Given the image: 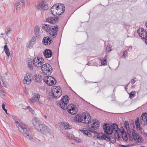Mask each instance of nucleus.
<instances>
[{
  "mask_svg": "<svg viewBox=\"0 0 147 147\" xmlns=\"http://www.w3.org/2000/svg\"><path fill=\"white\" fill-rule=\"evenodd\" d=\"M69 98L67 95H65L62 98L59 102H57V104L59 105L60 107L63 110L67 109L68 112L71 114L74 115L76 114L78 112V108L76 105L71 104L68 106Z\"/></svg>",
  "mask_w": 147,
  "mask_h": 147,
  "instance_id": "f257e3e1",
  "label": "nucleus"
},
{
  "mask_svg": "<svg viewBox=\"0 0 147 147\" xmlns=\"http://www.w3.org/2000/svg\"><path fill=\"white\" fill-rule=\"evenodd\" d=\"M75 121L77 122H82L83 123L88 124L91 122V117L88 113H83L82 114H78L74 118Z\"/></svg>",
  "mask_w": 147,
  "mask_h": 147,
  "instance_id": "f03ea898",
  "label": "nucleus"
},
{
  "mask_svg": "<svg viewBox=\"0 0 147 147\" xmlns=\"http://www.w3.org/2000/svg\"><path fill=\"white\" fill-rule=\"evenodd\" d=\"M16 126L19 131L25 137L30 140L32 138L33 136L30 133V130L28 129L27 127L24 123L21 122L20 123L17 124Z\"/></svg>",
  "mask_w": 147,
  "mask_h": 147,
  "instance_id": "7ed1b4c3",
  "label": "nucleus"
},
{
  "mask_svg": "<svg viewBox=\"0 0 147 147\" xmlns=\"http://www.w3.org/2000/svg\"><path fill=\"white\" fill-rule=\"evenodd\" d=\"M92 122V123L91 124V127H89L88 129L86 130L83 129L81 131L84 135L87 136H92L90 132L94 134H96V131H94V130L96 129L99 127V122L98 121H96V120H93Z\"/></svg>",
  "mask_w": 147,
  "mask_h": 147,
  "instance_id": "20e7f679",
  "label": "nucleus"
},
{
  "mask_svg": "<svg viewBox=\"0 0 147 147\" xmlns=\"http://www.w3.org/2000/svg\"><path fill=\"white\" fill-rule=\"evenodd\" d=\"M142 121H140V122H139V119L137 118L136 120H135V123L137 130L141 131L142 130V128L141 127L140 123L142 124V121L144 122V124L143 125H147V113H143L141 117Z\"/></svg>",
  "mask_w": 147,
  "mask_h": 147,
  "instance_id": "39448f33",
  "label": "nucleus"
},
{
  "mask_svg": "<svg viewBox=\"0 0 147 147\" xmlns=\"http://www.w3.org/2000/svg\"><path fill=\"white\" fill-rule=\"evenodd\" d=\"M57 88V87L53 88L51 92L49 94V96H48L49 99H52L54 98H57L61 96L62 91L60 92V90Z\"/></svg>",
  "mask_w": 147,
  "mask_h": 147,
  "instance_id": "423d86ee",
  "label": "nucleus"
},
{
  "mask_svg": "<svg viewBox=\"0 0 147 147\" xmlns=\"http://www.w3.org/2000/svg\"><path fill=\"white\" fill-rule=\"evenodd\" d=\"M41 66V69L43 73L46 75H49L52 72V67L49 64L45 63Z\"/></svg>",
  "mask_w": 147,
  "mask_h": 147,
  "instance_id": "0eeeda50",
  "label": "nucleus"
},
{
  "mask_svg": "<svg viewBox=\"0 0 147 147\" xmlns=\"http://www.w3.org/2000/svg\"><path fill=\"white\" fill-rule=\"evenodd\" d=\"M131 124H130V125H131L132 127H131V130H132V136L134 140L138 142L139 143L141 142H142V138L138 134L136 131L134 130L135 126L134 125V123H131Z\"/></svg>",
  "mask_w": 147,
  "mask_h": 147,
  "instance_id": "6e6552de",
  "label": "nucleus"
},
{
  "mask_svg": "<svg viewBox=\"0 0 147 147\" xmlns=\"http://www.w3.org/2000/svg\"><path fill=\"white\" fill-rule=\"evenodd\" d=\"M36 7L38 10L41 11H44L48 9V5L44 1L38 3L36 6Z\"/></svg>",
  "mask_w": 147,
  "mask_h": 147,
  "instance_id": "1a4fd4ad",
  "label": "nucleus"
},
{
  "mask_svg": "<svg viewBox=\"0 0 147 147\" xmlns=\"http://www.w3.org/2000/svg\"><path fill=\"white\" fill-rule=\"evenodd\" d=\"M97 134L95 136V137L97 139L99 140H107L110 141L111 138L110 137L108 136L103 134L102 133H96Z\"/></svg>",
  "mask_w": 147,
  "mask_h": 147,
  "instance_id": "9d476101",
  "label": "nucleus"
},
{
  "mask_svg": "<svg viewBox=\"0 0 147 147\" xmlns=\"http://www.w3.org/2000/svg\"><path fill=\"white\" fill-rule=\"evenodd\" d=\"M54 7L56 8L58 12L59 13L60 15L63 13L65 10V7L63 4H56L54 5Z\"/></svg>",
  "mask_w": 147,
  "mask_h": 147,
  "instance_id": "9b49d317",
  "label": "nucleus"
},
{
  "mask_svg": "<svg viewBox=\"0 0 147 147\" xmlns=\"http://www.w3.org/2000/svg\"><path fill=\"white\" fill-rule=\"evenodd\" d=\"M103 129H104V132L108 136L111 135L113 131H112V128L111 126H109L107 123H105L103 125Z\"/></svg>",
  "mask_w": 147,
  "mask_h": 147,
  "instance_id": "f8f14e48",
  "label": "nucleus"
},
{
  "mask_svg": "<svg viewBox=\"0 0 147 147\" xmlns=\"http://www.w3.org/2000/svg\"><path fill=\"white\" fill-rule=\"evenodd\" d=\"M137 32L139 36L143 39H145V37L147 35L146 30L142 28H140L138 30Z\"/></svg>",
  "mask_w": 147,
  "mask_h": 147,
  "instance_id": "ddd939ff",
  "label": "nucleus"
},
{
  "mask_svg": "<svg viewBox=\"0 0 147 147\" xmlns=\"http://www.w3.org/2000/svg\"><path fill=\"white\" fill-rule=\"evenodd\" d=\"M32 76L31 74H28L25 76L23 82L24 84H29L31 82Z\"/></svg>",
  "mask_w": 147,
  "mask_h": 147,
  "instance_id": "4468645a",
  "label": "nucleus"
},
{
  "mask_svg": "<svg viewBox=\"0 0 147 147\" xmlns=\"http://www.w3.org/2000/svg\"><path fill=\"white\" fill-rule=\"evenodd\" d=\"M58 30V26H55L54 28L50 30V32H49V35L51 36L53 38L55 37L57 34V32Z\"/></svg>",
  "mask_w": 147,
  "mask_h": 147,
  "instance_id": "2eb2a0df",
  "label": "nucleus"
},
{
  "mask_svg": "<svg viewBox=\"0 0 147 147\" xmlns=\"http://www.w3.org/2000/svg\"><path fill=\"white\" fill-rule=\"evenodd\" d=\"M24 0H18L16 3L15 7L17 10H20L23 6Z\"/></svg>",
  "mask_w": 147,
  "mask_h": 147,
  "instance_id": "dca6fc26",
  "label": "nucleus"
},
{
  "mask_svg": "<svg viewBox=\"0 0 147 147\" xmlns=\"http://www.w3.org/2000/svg\"><path fill=\"white\" fill-rule=\"evenodd\" d=\"M40 95L38 94L34 93L33 97L29 100L30 103H34L39 100Z\"/></svg>",
  "mask_w": 147,
  "mask_h": 147,
  "instance_id": "f3484780",
  "label": "nucleus"
},
{
  "mask_svg": "<svg viewBox=\"0 0 147 147\" xmlns=\"http://www.w3.org/2000/svg\"><path fill=\"white\" fill-rule=\"evenodd\" d=\"M43 55L45 57L49 58L52 56L53 55L52 52L49 49H47L45 50L44 51Z\"/></svg>",
  "mask_w": 147,
  "mask_h": 147,
  "instance_id": "a211bd4d",
  "label": "nucleus"
},
{
  "mask_svg": "<svg viewBox=\"0 0 147 147\" xmlns=\"http://www.w3.org/2000/svg\"><path fill=\"white\" fill-rule=\"evenodd\" d=\"M37 129L39 132L44 134L47 130V127L45 125L40 124Z\"/></svg>",
  "mask_w": 147,
  "mask_h": 147,
  "instance_id": "6ab92c4d",
  "label": "nucleus"
},
{
  "mask_svg": "<svg viewBox=\"0 0 147 147\" xmlns=\"http://www.w3.org/2000/svg\"><path fill=\"white\" fill-rule=\"evenodd\" d=\"M49 81L47 85L49 86H52L55 84L56 83V80L53 77L51 76H49Z\"/></svg>",
  "mask_w": 147,
  "mask_h": 147,
  "instance_id": "aec40b11",
  "label": "nucleus"
},
{
  "mask_svg": "<svg viewBox=\"0 0 147 147\" xmlns=\"http://www.w3.org/2000/svg\"><path fill=\"white\" fill-rule=\"evenodd\" d=\"M32 122L34 127L36 128L40 124V121L36 117H35L33 119Z\"/></svg>",
  "mask_w": 147,
  "mask_h": 147,
  "instance_id": "412c9836",
  "label": "nucleus"
},
{
  "mask_svg": "<svg viewBox=\"0 0 147 147\" xmlns=\"http://www.w3.org/2000/svg\"><path fill=\"white\" fill-rule=\"evenodd\" d=\"M59 126L60 128L62 129H67L70 128L68 124H66L63 122H60Z\"/></svg>",
  "mask_w": 147,
  "mask_h": 147,
  "instance_id": "4be33fe9",
  "label": "nucleus"
},
{
  "mask_svg": "<svg viewBox=\"0 0 147 147\" xmlns=\"http://www.w3.org/2000/svg\"><path fill=\"white\" fill-rule=\"evenodd\" d=\"M51 11L52 14L54 16H57V15L60 16V14L58 12L56 8L54 7V5L51 8Z\"/></svg>",
  "mask_w": 147,
  "mask_h": 147,
  "instance_id": "5701e85b",
  "label": "nucleus"
},
{
  "mask_svg": "<svg viewBox=\"0 0 147 147\" xmlns=\"http://www.w3.org/2000/svg\"><path fill=\"white\" fill-rule=\"evenodd\" d=\"M40 61L39 59V57H38L37 58L35 57L34 58L33 61V64L36 67H40L41 65H39L38 66V63H40Z\"/></svg>",
  "mask_w": 147,
  "mask_h": 147,
  "instance_id": "b1692460",
  "label": "nucleus"
},
{
  "mask_svg": "<svg viewBox=\"0 0 147 147\" xmlns=\"http://www.w3.org/2000/svg\"><path fill=\"white\" fill-rule=\"evenodd\" d=\"M5 75L4 77L3 76H2L1 79V80H0V84L1 86L4 87H6V84L5 83V76L7 75V74L5 73L4 74Z\"/></svg>",
  "mask_w": 147,
  "mask_h": 147,
  "instance_id": "393cba45",
  "label": "nucleus"
},
{
  "mask_svg": "<svg viewBox=\"0 0 147 147\" xmlns=\"http://www.w3.org/2000/svg\"><path fill=\"white\" fill-rule=\"evenodd\" d=\"M124 127L127 131V135L129 137L130 135L131 131L130 130L128 123L127 121H125L124 124Z\"/></svg>",
  "mask_w": 147,
  "mask_h": 147,
  "instance_id": "a878e982",
  "label": "nucleus"
},
{
  "mask_svg": "<svg viewBox=\"0 0 147 147\" xmlns=\"http://www.w3.org/2000/svg\"><path fill=\"white\" fill-rule=\"evenodd\" d=\"M58 18L57 17H50L46 19V22H48L52 24L54 21H56Z\"/></svg>",
  "mask_w": 147,
  "mask_h": 147,
  "instance_id": "bb28decb",
  "label": "nucleus"
},
{
  "mask_svg": "<svg viewBox=\"0 0 147 147\" xmlns=\"http://www.w3.org/2000/svg\"><path fill=\"white\" fill-rule=\"evenodd\" d=\"M42 28L46 32H50L51 28L50 25L47 24H43L42 25Z\"/></svg>",
  "mask_w": 147,
  "mask_h": 147,
  "instance_id": "cd10ccee",
  "label": "nucleus"
},
{
  "mask_svg": "<svg viewBox=\"0 0 147 147\" xmlns=\"http://www.w3.org/2000/svg\"><path fill=\"white\" fill-rule=\"evenodd\" d=\"M51 40L49 37H45L43 39L42 42L45 45H46L49 43V45L51 43Z\"/></svg>",
  "mask_w": 147,
  "mask_h": 147,
  "instance_id": "c85d7f7f",
  "label": "nucleus"
},
{
  "mask_svg": "<svg viewBox=\"0 0 147 147\" xmlns=\"http://www.w3.org/2000/svg\"><path fill=\"white\" fill-rule=\"evenodd\" d=\"M111 127L112 128V131H115V132H117L118 130L120 131V129L118 127V126L116 124L113 123L112 125H111Z\"/></svg>",
  "mask_w": 147,
  "mask_h": 147,
  "instance_id": "c756f323",
  "label": "nucleus"
},
{
  "mask_svg": "<svg viewBox=\"0 0 147 147\" xmlns=\"http://www.w3.org/2000/svg\"><path fill=\"white\" fill-rule=\"evenodd\" d=\"M40 27L38 26H36L34 28V32L36 36V37H37V36H38V34L39 33Z\"/></svg>",
  "mask_w": 147,
  "mask_h": 147,
  "instance_id": "7c9ffc66",
  "label": "nucleus"
},
{
  "mask_svg": "<svg viewBox=\"0 0 147 147\" xmlns=\"http://www.w3.org/2000/svg\"><path fill=\"white\" fill-rule=\"evenodd\" d=\"M35 77L36 78L34 79V81L35 82H40L42 80V77L40 75H36Z\"/></svg>",
  "mask_w": 147,
  "mask_h": 147,
  "instance_id": "2f4dec72",
  "label": "nucleus"
},
{
  "mask_svg": "<svg viewBox=\"0 0 147 147\" xmlns=\"http://www.w3.org/2000/svg\"><path fill=\"white\" fill-rule=\"evenodd\" d=\"M36 42V38L35 37H33L32 39L29 42L28 46H31L34 45Z\"/></svg>",
  "mask_w": 147,
  "mask_h": 147,
  "instance_id": "473e14b6",
  "label": "nucleus"
},
{
  "mask_svg": "<svg viewBox=\"0 0 147 147\" xmlns=\"http://www.w3.org/2000/svg\"><path fill=\"white\" fill-rule=\"evenodd\" d=\"M4 51L7 57H9L10 55V52L8 47H4Z\"/></svg>",
  "mask_w": 147,
  "mask_h": 147,
  "instance_id": "72a5a7b5",
  "label": "nucleus"
},
{
  "mask_svg": "<svg viewBox=\"0 0 147 147\" xmlns=\"http://www.w3.org/2000/svg\"><path fill=\"white\" fill-rule=\"evenodd\" d=\"M121 133L122 134V138H123V140L125 141H126L128 139V137L126 132H125L124 134H123L122 133V131L121 132Z\"/></svg>",
  "mask_w": 147,
  "mask_h": 147,
  "instance_id": "f704fd0d",
  "label": "nucleus"
},
{
  "mask_svg": "<svg viewBox=\"0 0 147 147\" xmlns=\"http://www.w3.org/2000/svg\"><path fill=\"white\" fill-rule=\"evenodd\" d=\"M13 119L15 123H17V124H19V123H20V121L15 116H13Z\"/></svg>",
  "mask_w": 147,
  "mask_h": 147,
  "instance_id": "c9c22d12",
  "label": "nucleus"
},
{
  "mask_svg": "<svg viewBox=\"0 0 147 147\" xmlns=\"http://www.w3.org/2000/svg\"><path fill=\"white\" fill-rule=\"evenodd\" d=\"M115 133H115L114 134V140H113V142H115V140L117 138L118 139L120 138L118 132H117Z\"/></svg>",
  "mask_w": 147,
  "mask_h": 147,
  "instance_id": "e433bc0d",
  "label": "nucleus"
},
{
  "mask_svg": "<svg viewBox=\"0 0 147 147\" xmlns=\"http://www.w3.org/2000/svg\"><path fill=\"white\" fill-rule=\"evenodd\" d=\"M39 59L40 61V62H39V63H40L39 64L38 63V65L39 66V65H43V64L45 62V61H44V60L43 58L42 57L40 58L39 57Z\"/></svg>",
  "mask_w": 147,
  "mask_h": 147,
  "instance_id": "4c0bfd02",
  "label": "nucleus"
},
{
  "mask_svg": "<svg viewBox=\"0 0 147 147\" xmlns=\"http://www.w3.org/2000/svg\"><path fill=\"white\" fill-rule=\"evenodd\" d=\"M101 64L103 65H107V59H104L101 61Z\"/></svg>",
  "mask_w": 147,
  "mask_h": 147,
  "instance_id": "58836bf2",
  "label": "nucleus"
},
{
  "mask_svg": "<svg viewBox=\"0 0 147 147\" xmlns=\"http://www.w3.org/2000/svg\"><path fill=\"white\" fill-rule=\"evenodd\" d=\"M49 76H45L43 78V81L45 82L47 84L48 83V82L49 81L48 78Z\"/></svg>",
  "mask_w": 147,
  "mask_h": 147,
  "instance_id": "ea45409f",
  "label": "nucleus"
},
{
  "mask_svg": "<svg viewBox=\"0 0 147 147\" xmlns=\"http://www.w3.org/2000/svg\"><path fill=\"white\" fill-rule=\"evenodd\" d=\"M135 96L134 92H131L129 94V97L131 99Z\"/></svg>",
  "mask_w": 147,
  "mask_h": 147,
  "instance_id": "a19ab883",
  "label": "nucleus"
},
{
  "mask_svg": "<svg viewBox=\"0 0 147 147\" xmlns=\"http://www.w3.org/2000/svg\"><path fill=\"white\" fill-rule=\"evenodd\" d=\"M28 67L30 70H32L33 68L32 67V61H31V63H29L28 62Z\"/></svg>",
  "mask_w": 147,
  "mask_h": 147,
  "instance_id": "79ce46f5",
  "label": "nucleus"
},
{
  "mask_svg": "<svg viewBox=\"0 0 147 147\" xmlns=\"http://www.w3.org/2000/svg\"><path fill=\"white\" fill-rule=\"evenodd\" d=\"M2 108L5 111V112L7 114H8L7 113V109L5 108V105L3 103L2 104Z\"/></svg>",
  "mask_w": 147,
  "mask_h": 147,
  "instance_id": "37998d69",
  "label": "nucleus"
},
{
  "mask_svg": "<svg viewBox=\"0 0 147 147\" xmlns=\"http://www.w3.org/2000/svg\"><path fill=\"white\" fill-rule=\"evenodd\" d=\"M127 51L126 50H125L123 52V56L124 57H126L127 56Z\"/></svg>",
  "mask_w": 147,
  "mask_h": 147,
  "instance_id": "c03bdc74",
  "label": "nucleus"
},
{
  "mask_svg": "<svg viewBox=\"0 0 147 147\" xmlns=\"http://www.w3.org/2000/svg\"><path fill=\"white\" fill-rule=\"evenodd\" d=\"M111 50V48L110 47H107L106 49V51L107 52H109Z\"/></svg>",
  "mask_w": 147,
  "mask_h": 147,
  "instance_id": "a18cd8bd",
  "label": "nucleus"
},
{
  "mask_svg": "<svg viewBox=\"0 0 147 147\" xmlns=\"http://www.w3.org/2000/svg\"><path fill=\"white\" fill-rule=\"evenodd\" d=\"M130 146V145H121V144H119L118 145V146L119 147H129V146Z\"/></svg>",
  "mask_w": 147,
  "mask_h": 147,
  "instance_id": "49530a36",
  "label": "nucleus"
},
{
  "mask_svg": "<svg viewBox=\"0 0 147 147\" xmlns=\"http://www.w3.org/2000/svg\"><path fill=\"white\" fill-rule=\"evenodd\" d=\"M11 31V29L10 28H9L7 29V31L6 32V34L7 35H8V32H9Z\"/></svg>",
  "mask_w": 147,
  "mask_h": 147,
  "instance_id": "de8ad7c7",
  "label": "nucleus"
},
{
  "mask_svg": "<svg viewBox=\"0 0 147 147\" xmlns=\"http://www.w3.org/2000/svg\"><path fill=\"white\" fill-rule=\"evenodd\" d=\"M136 82V80H135L132 79L130 81V82L131 84H133Z\"/></svg>",
  "mask_w": 147,
  "mask_h": 147,
  "instance_id": "09e8293b",
  "label": "nucleus"
},
{
  "mask_svg": "<svg viewBox=\"0 0 147 147\" xmlns=\"http://www.w3.org/2000/svg\"><path fill=\"white\" fill-rule=\"evenodd\" d=\"M27 109H29L30 111L32 113H33V111L32 110V109L30 107V106H28L27 107Z\"/></svg>",
  "mask_w": 147,
  "mask_h": 147,
  "instance_id": "8fccbe9b",
  "label": "nucleus"
},
{
  "mask_svg": "<svg viewBox=\"0 0 147 147\" xmlns=\"http://www.w3.org/2000/svg\"><path fill=\"white\" fill-rule=\"evenodd\" d=\"M145 42L147 45V35L145 37Z\"/></svg>",
  "mask_w": 147,
  "mask_h": 147,
  "instance_id": "3c124183",
  "label": "nucleus"
},
{
  "mask_svg": "<svg viewBox=\"0 0 147 147\" xmlns=\"http://www.w3.org/2000/svg\"><path fill=\"white\" fill-rule=\"evenodd\" d=\"M0 92L1 94L5 93V92L3 90H0Z\"/></svg>",
  "mask_w": 147,
  "mask_h": 147,
  "instance_id": "603ef678",
  "label": "nucleus"
},
{
  "mask_svg": "<svg viewBox=\"0 0 147 147\" xmlns=\"http://www.w3.org/2000/svg\"><path fill=\"white\" fill-rule=\"evenodd\" d=\"M74 139L76 141H77V142H78V139L77 138H76V137H74Z\"/></svg>",
  "mask_w": 147,
  "mask_h": 147,
  "instance_id": "864d4df0",
  "label": "nucleus"
},
{
  "mask_svg": "<svg viewBox=\"0 0 147 147\" xmlns=\"http://www.w3.org/2000/svg\"><path fill=\"white\" fill-rule=\"evenodd\" d=\"M122 131V133L123 134H124V129L123 128H122V129L121 130V132Z\"/></svg>",
  "mask_w": 147,
  "mask_h": 147,
  "instance_id": "5fc2aeb1",
  "label": "nucleus"
},
{
  "mask_svg": "<svg viewBox=\"0 0 147 147\" xmlns=\"http://www.w3.org/2000/svg\"><path fill=\"white\" fill-rule=\"evenodd\" d=\"M4 43L5 44V45H4V46H7V42H4Z\"/></svg>",
  "mask_w": 147,
  "mask_h": 147,
  "instance_id": "6e6d98bb",
  "label": "nucleus"
},
{
  "mask_svg": "<svg viewBox=\"0 0 147 147\" xmlns=\"http://www.w3.org/2000/svg\"><path fill=\"white\" fill-rule=\"evenodd\" d=\"M6 94L4 93L2 94V96H6Z\"/></svg>",
  "mask_w": 147,
  "mask_h": 147,
  "instance_id": "4d7b16f0",
  "label": "nucleus"
},
{
  "mask_svg": "<svg viewBox=\"0 0 147 147\" xmlns=\"http://www.w3.org/2000/svg\"><path fill=\"white\" fill-rule=\"evenodd\" d=\"M129 84V83H128V84H126V85L125 86L126 87H127L128 86Z\"/></svg>",
  "mask_w": 147,
  "mask_h": 147,
  "instance_id": "13d9d810",
  "label": "nucleus"
},
{
  "mask_svg": "<svg viewBox=\"0 0 147 147\" xmlns=\"http://www.w3.org/2000/svg\"><path fill=\"white\" fill-rule=\"evenodd\" d=\"M3 33H2L1 34V35H2V36H3Z\"/></svg>",
  "mask_w": 147,
  "mask_h": 147,
  "instance_id": "bf43d9fd",
  "label": "nucleus"
},
{
  "mask_svg": "<svg viewBox=\"0 0 147 147\" xmlns=\"http://www.w3.org/2000/svg\"><path fill=\"white\" fill-rule=\"evenodd\" d=\"M126 87H126V86H125V89H127Z\"/></svg>",
  "mask_w": 147,
  "mask_h": 147,
  "instance_id": "052dcab7",
  "label": "nucleus"
},
{
  "mask_svg": "<svg viewBox=\"0 0 147 147\" xmlns=\"http://www.w3.org/2000/svg\"><path fill=\"white\" fill-rule=\"evenodd\" d=\"M29 47V48H30V47H31V48H32V46H31V47Z\"/></svg>",
  "mask_w": 147,
  "mask_h": 147,
  "instance_id": "680f3d73",
  "label": "nucleus"
},
{
  "mask_svg": "<svg viewBox=\"0 0 147 147\" xmlns=\"http://www.w3.org/2000/svg\"><path fill=\"white\" fill-rule=\"evenodd\" d=\"M45 117H47V116H46L45 115Z\"/></svg>",
  "mask_w": 147,
  "mask_h": 147,
  "instance_id": "e2e57ef3",
  "label": "nucleus"
}]
</instances>
